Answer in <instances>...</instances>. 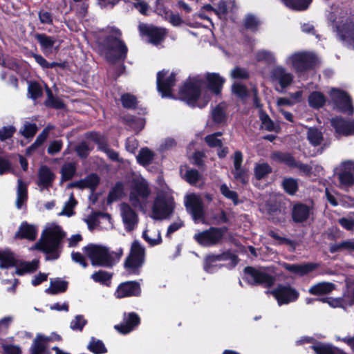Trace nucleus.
Segmentation results:
<instances>
[{
  "mask_svg": "<svg viewBox=\"0 0 354 354\" xmlns=\"http://www.w3.org/2000/svg\"><path fill=\"white\" fill-rule=\"evenodd\" d=\"M225 79L218 73H207L205 78L196 76L189 78L179 90V98L192 106L204 107L210 99V91L221 93Z\"/></svg>",
  "mask_w": 354,
  "mask_h": 354,
  "instance_id": "1",
  "label": "nucleus"
},
{
  "mask_svg": "<svg viewBox=\"0 0 354 354\" xmlns=\"http://www.w3.org/2000/svg\"><path fill=\"white\" fill-rule=\"evenodd\" d=\"M65 234L55 223H48L42 232L40 240L32 249L42 250L46 253V259L55 260L59 257L57 248Z\"/></svg>",
  "mask_w": 354,
  "mask_h": 354,
  "instance_id": "2",
  "label": "nucleus"
},
{
  "mask_svg": "<svg viewBox=\"0 0 354 354\" xmlns=\"http://www.w3.org/2000/svg\"><path fill=\"white\" fill-rule=\"evenodd\" d=\"M106 32L107 35L101 44L106 59L111 62L124 60L128 49L124 41L120 39V31L115 28L108 27Z\"/></svg>",
  "mask_w": 354,
  "mask_h": 354,
  "instance_id": "3",
  "label": "nucleus"
},
{
  "mask_svg": "<svg viewBox=\"0 0 354 354\" xmlns=\"http://www.w3.org/2000/svg\"><path fill=\"white\" fill-rule=\"evenodd\" d=\"M84 251L94 266L112 267L117 263L123 254V249L119 248L110 251L107 248L98 245H88Z\"/></svg>",
  "mask_w": 354,
  "mask_h": 354,
  "instance_id": "4",
  "label": "nucleus"
},
{
  "mask_svg": "<svg viewBox=\"0 0 354 354\" xmlns=\"http://www.w3.org/2000/svg\"><path fill=\"white\" fill-rule=\"evenodd\" d=\"M151 194V191L147 180L142 177H136L131 183L129 200L133 207L145 211Z\"/></svg>",
  "mask_w": 354,
  "mask_h": 354,
  "instance_id": "5",
  "label": "nucleus"
},
{
  "mask_svg": "<svg viewBox=\"0 0 354 354\" xmlns=\"http://www.w3.org/2000/svg\"><path fill=\"white\" fill-rule=\"evenodd\" d=\"M316 56L306 51H295L287 55L284 64L296 73H302L313 68L317 63Z\"/></svg>",
  "mask_w": 354,
  "mask_h": 354,
  "instance_id": "6",
  "label": "nucleus"
},
{
  "mask_svg": "<svg viewBox=\"0 0 354 354\" xmlns=\"http://www.w3.org/2000/svg\"><path fill=\"white\" fill-rule=\"evenodd\" d=\"M174 209V198L169 192H159L153 201L151 218L162 220L169 218Z\"/></svg>",
  "mask_w": 354,
  "mask_h": 354,
  "instance_id": "7",
  "label": "nucleus"
},
{
  "mask_svg": "<svg viewBox=\"0 0 354 354\" xmlns=\"http://www.w3.org/2000/svg\"><path fill=\"white\" fill-rule=\"evenodd\" d=\"M293 73L283 65H276L270 72V80L276 91L283 92L294 82Z\"/></svg>",
  "mask_w": 354,
  "mask_h": 354,
  "instance_id": "8",
  "label": "nucleus"
},
{
  "mask_svg": "<svg viewBox=\"0 0 354 354\" xmlns=\"http://www.w3.org/2000/svg\"><path fill=\"white\" fill-rule=\"evenodd\" d=\"M145 255L144 247L138 241H133L130 254L124 263V268L129 273L134 274L139 273L140 269L145 262Z\"/></svg>",
  "mask_w": 354,
  "mask_h": 354,
  "instance_id": "9",
  "label": "nucleus"
},
{
  "mask_svg": "<svg viewBox=\"0 0 354 354\" xmlns=\"http://www.w3.org/2000/svg\"><path fill=\"white\" fill-rule=\"evenodd\" d=\"M338 180V187L344 191H348L354 187V161L346 160L342 162L336 173Z\"/></svg>",
  "mask_w": 354,
  "mask_h": 354,
  "instance_id": "10",
  "label": "nucleus"
},
{
  "mask_svg": "<svg viewBox=\"0 0 354 354\" xmlns=\"http://www.w3.org/2000/svg\"><path fill=\"white\" fill-rule=\"evenodd\" d=\"M243 279L251 285L261 284L264 287H270L275 281L274 277L264 271L256 270L251 267H247L244 269Z\"/></svg>",
  "mask_w": 354,
  "mask_h": 354,
  "instance_id": "11",
  "label": "nucleus"
},
{
  "mask_svg": "<svg viewBox=\"0 0 354 354\" xmlns=\"http://www.w3.org/2000/svg\"><path fill=\"white\" fill-rule=\"evenodd\" d=\"M185 205L187 211L192 215L195 221L201 220L204 216V207L199 195L194 193L185 196Z\"/></svg>",
  "mask_w": 354,
  "mask_h": 354,
  "instance_id": "12",
  "label": "nucleus"
},
{
  "mask_svg": "<svg viewBox=\"0 0 354 354\" xmlns=\"http://www.w3.org/2000/svg\"><path fill=\"white\" fill-rule=\"evenodd\" d=\"M267 294H272L277 301L279 306L288 304L295 301L299 295L297 290L290 286H279L274 290L267 291Z\"/></svg>",
  "mask_w": 354,
  "mask_h": 354,
  "instance_id": "13",
  "label": "nucleus"
},
{
  "mask_svg": "<svg viewBox=\"0 0 354 354\" xmlns=\"http://www.w3.org/2000/svg\"><path fill=\"white\" fill-rule=\"evenodd\" d=\"M225 230L211 227L208 230L195 234L194 239L203 246H212L218 243L223 238Z\"/></svg>",
  "mask_w": 354,
  "mask_h": 354,
  "instance_id": "14",
  "label": "nucleus"
},
{
  "mask_svg": "<svg viewBox=\"0 0 354 354\" xmlns=\"http://www.w3.org/2000/svg\"><path fill=\"white\" fill-rule=\"evenodd\" d=\"M328 95L342 112L348 114L353 113L354 109L351 99L345 92L336 88H331L328 91Z\"/></svg>",
  "mask_w": 354,
  "mask_h": 354,
  "instance_id": "15",
  "label": "nucleus"
},
{
  "mask_svg": "<svg viewBox=\"0 0 354 354\" xmlns=\"http://www.w3.org/2000/svg\"><path fill=\"white\" fill-rule=\"evenodd\" d=\"M176 82V74L162 71L157 75V88L163 97H171V88Z\"/></svg>",
  "mask_w": 354,
  "mask_h": 354,
  "instance_id": "16",
  "label": "nucleus"
},
{
  "mask_svg": "<svg viewBox=\"0 0 354 354\" xmlns=\"http://www.w3.org/2000/svg\"><path fill=\"white\" fill-rule=\"evenodd\" d=\"M120 214L127 231L136 228L138 223V216L133 207L127 203H122L119 205Z\"/></svg>",
  "mask_w": 354,
  "mask_h": 354,
  "instance_id": "17",
  "label": "nucleus"
},
{
  "mask_svg": "<svg viewBox=\"0 0 354 354\" xmlns=\"http://www.w3.org/2000/svg\"><path fill=\"white\" fill-rule=\"evenodd\" d=\"M138 28L140 34L143 36H146L149 42L154 45L160 44L166 35L165 28H158L145 24H140Z\"/></svg>",
  "mask_w": 354,
  "mask_h": 354,
  "instance_id": "18",
  "label": "nucleus"
},
{
  "mask_svg": "<svg viewBox=\"0 0 354 354\" xmlns=\"http://www.w3.org/2000/svg\"><path fill=\"white\" fill-rule=\"evenodd\" d=\"M337 32L343 43L354 49V21L346 20L337 26Z\"/></svg>",
  "mask_w": 354,
  "mask_h": 354,
  "instance_id": "19",
  "label": "nucleus"
},
{
  "mask_svg": "<svg viewBox=\"0 0 354 354\" xmlns=\"http://www.w3.org/2000/svg\"><path fill=\"white\" fill-rule=\"evenodd\" d=\"M141 293V288L140 284L133 281H126L120 283L114 295L118 299H121L128 297L139 296Z\"/></svg>",
  "mask_w": 354,
  "mask_h": 354,
  "instance_id": "20",
  "label": "nucleus"
},
{
  "mask_svg": "<svg viewBox=\"0 0 354 354\" xmlns=\"http://www.w3.org/2000/svg\"><path fill=\"white\" fill-rule=\"evenodd\" d=\"M228 259L231 260L233 266H235L238 262L237 257L229 253H223L221 254L216 255H209L205 259L204 263V269L207 272H214L216 270L215 267L217 266V265L216 264V262L226 261Z\"/></svg>",
  "mask_w": 354,
  "mask_h": 354,
  "instance_id": "21",
  "label": "nucleus"
},
{
  "mask_svg": "<svg viewBox=\"0 0 354 354\" xmlns=\"http://www.w3.org/2000/svg\"><path fill=\"white\" fill-rule=\"evenodd\" d=\"M272 158L274 160L283 162L288 166L297 167L305 174H310L311 170L310 167L308 165L297 162L289 153L275 152L272 153Z\"/></svg>",
  "mask_w": 354,
  "mask_h": 354,
  "instance_id": "22",
  "label": "nucleus"
},
{
  "mask_svg": "<svg viewBox=\"0 0 354 354\" xmlns=\"http://www.w3.org/2000/svg\"><path fill=\"white\" fill-rule=\"evenodd\" d=\"M140 324V317L135 313L124 315L123 323L115 325V328L122 334H127L134 330Z\"/></svg>",
  "mask_w": 354,
  "mask_h": 354,
  "instance_id": "23",
  "label": "nucleus"
},
{
  "mask_svg": "<svg viewBox=\"0 0 354 354\" xmlns=\"http://www.w3.org/2000/svg\"><path fill=\"white\" fill-rule=\"evenodd\" d=\"M331 124L335 131L340 136H348L354 135V122L346 121L342 118H335L331 120Z\"/></svg>",
  "mask_w": 354,
  "mask_h": 354,
  "instance_id": "24",
  "label": "nucleus"
},
{
  "mask_svg": "<svg viewBox=\"0 0 354 354\" xmlns=\"http://www.w3.org/2000/svg\"><path fill=\"white\" fill-rule=\"evenodd\" d=\"M60 339L57 335L47 337L38 334L31 346L32 354H45L47 343L50 341L60 340Z\"/></svg>",
  "mask_w": 354,
  "mask_h": 354,
  "instance_id": "25",
  "label": "nucleus"
},
{
  "mask_svg": "<svg viewBox=\"0 0 354 354\" xmlns=\"http://www.w3.org/2000/svg\"><path fill=\"white\" fill-rule=\"evenodd\" d=\"M319 265L315 263H307L303 264L283 263V267L291 273L299 276L307 274L318 268Z\"/></svg>",
  "mask_w": 354,
  "mask_h": 354,
  "instance_id": "26",
  "label": "nucleus"
},
{
  "mask_svg": "<svg viewBox=\"0 0 354 354\" xmlns=\"http://www.w3.org/2000/svg\"><path fill=\"white\" fill-rule=\"evenodd\" d=\"M55 176L51 170L46 166L40 167L38 173V186L40 187V191L44 189H48L52 185Z\"/></svg>",
  "mask_w": 354,
  "mask_h": 354,
  "instance_id": "27",
  "label": "nucleus"
},
{
  "mask_svg": "<svg viewBox=\"0 0 354 354\" xmlns=\"http://www.w3.org/2000/svg\"><path fill=\"white\" fill-rule=\"evenodd\" d=\"M38 233L37 227L34 225L24 222L21 224L15 236L20 239H26L29 241L35 240Z\"/></svg>",
  "mask_w": 354,
  "mask_h": 354,
  "instance_id": "28",
  "label": "nucleus"
},
{
  "mask_svg": "<svg viewBox=\"0 0 354 354\" xmlns=\"http://www.w3.org/2000/svg\"><path fill=\"white\" fill-rule=\"evenodd\" d=\"M243 155L241 152L236 151L234 156V169L232 172L236 180H239L242 183H245L247 181L246 172L245 169L241 167Z\"/></svg>",
  "mask_w": 354,
  "mask_h": 354,
  "instance_id": "29",
  "label": "nucleus"
},
{
  "mask_svg": "<svg viewBox=\"0 0 354 354\" xmlns=\"http://www.w3.org/2000/svg\"><path fill=\"white\" fill-rule=\"evenodd\" d=\"M35 38L39 43L42 52L46 55L53 53V49L56 42L55 37L48 36L45 34H37Z\"/></svg>",
  "mask_w": 354,
  "mask_h": 354,
  "instance_id": "30",
  "label": "nucleus"
},
{
  "mask_svg": "<svg viewBox=\"0 0 354 354\" xmlns=\"http://www.w3.org/2000/svg\"><path fill=\"white\" fill-rule=\"evenodd\" d=\"M101 219H106L109 225H111V217L109 214L101 212H93L84 219L90 230L94 229L96 226L100 225Z\"/></svg>",
  "mask_w": 354,
  "mask_h": 354,
  "instance_id": "31",
  "label": "nucleus"
},
{
  "mask_svg": "<svg viewBox=\"0 0 354 354\" xmlns=\"http://www.w3.org/2000/svg\"><path fill=\"white\" fill-rule=\"evenodd\" d=\"M310 214V208L302 204L295 205L292 210V218L295 222L305 221Z\"/></svg>",
  "mask_w": 354,
  "mask_h": 354,
  "instance_id": "32",
  "label": "nucleus"
},
{
  "mask_svg": "<svg viewBox=\"0 0 354 354\" xmlns=\"http://www.w3.org/2000/svg\"><path fill=\"white\" fill-rule=\"evenodd\" d=\"M334 288L335 285L333 283L323 281L312 286L308 291L313 295H322L331 292Z\"/></svg>",
  "mask_w": 354,
  "mask_h": 354,
  "instance_id": "33",
  "label": "nucleus"
},
{
  "mask_svg": "<svg viewBox=\"0 0 354 354\" xmlns=\"http://www.w3.org/2000/svg\"><path fill=\"white\" fill-rule=\"evenodd\" d=\"M99 183V178L95 174H91L83 180L75 182L71 185V187H76L80 189L89 188L91 190L95 189Z\"/></svg>",
  "mask_w": 354,
  "mask_h": 354,
  "instance_id": "34",
  "label": "nucleus"
},
{
  "mask_svg": "<svg viewBox=\"0 0 354 354\" xmlns=\"http://www.w3.org/2000/svg\"><path fill=\"white\" fill-rule=\"evenodd\" d=\"M68 288V282L60 279H51L49 288L45 292L50 295H57L64 292Z\"/></svg>",
  "mask_w": 354,
  "mask_h": 354,
  "instance_id": "35",
  "label": "nucleus"
},
{
  "mask_svg": "<svg viewBox=\"0 0 354 354\" xmlns=\"http://www.w3.org/2000/svg\"><path fill=\"white\" fill-rule=\"evenodd\" d=\"M17 195L16 206L18 209H21L28 198L27 185L21 179H18Z\"/></svg>",
  "mask_w": 354,
  "mask_h": 354,
  "instance_id": "36",
  "label": "nucleus"
},
{
  "mask_svg": "<svg viewBox=\"0 0 354 354\" xmlns=\"http://www.w3.org/2000/svg\"><path fill=\"white\" fill-rule=\"evenodd\" d=\"M308 100L310 106L319 109L325 104L326 98L323 93L315 91L310 93Z\"/></svg>",
  "mask_w": 354,
  "mask_h": 354,
  "instance_id": "37",
  "label": "nucleus"
},
{
  "mask_svg": "<svg viewBox=\"0 0 354 354\" xmlns=\"http://www.w3.org/2000/svg\"><path fill=\"white\" fill-rule=\"evenodd\" d=\"M17 265L14 254L8 250H0V268H8Z\"/></svg>",
  "mask_w": 354,
  "mask_h": 354,
  "instance_id": "38",
  "label": "nucleus"
},
{
  "mask_svg": "<svg viewBox=\"0 0 354 354\" xmlns=\"http://www.w3.org/2000/svg\"><path fill=\"white\" fill-rule=\"evenodd\" d=\"M330 251L331 253L337 252L347 251L349 252L354 251V239L343 241L339 243L332 244L330 246Z\"/></svg>",
  "mask_w": 354,
  "mask_h": 354,
  "instance_id": "39",
  "label": "nucleus"
},
{
  "mask_svg": "<svg viewBox=\"0 0 354 354\" xmlns=\"http://www.w3.org/2000/svg\"><path fill=\"white\" fill-rule=\"evenodd\" d=\"M154 153L147 148H142L140 149L136 158L138 162L146 167L149 165L154 159Z\"/></svg>",
  "mask_w": 354,
  "mask_h": 354,
  "instance_id": "40",
  "label": "nucleus"
},
{
  "mask_svg": "<svg viewBox=\"0 0 354 354\" xmlns=\"http://www.w3.org/2000/svg\"><path fill=\"white\" fill-rule=\"evenodd\" d=\"M268 218L274 223L284 222L286 218V212L283 208L270 207L268 212Z\"/></svg>",
  "mask_w": 354,
  "mask_h": 354,
  "instance_id": "41",
  "label": "nucleus"
},
{
  "mask_svg": "<svg viewBox=\"0 0 354 354\" xmlns=\"http://www.w3.org/2000/svg\"><path fill=\"white\" fill-rule=\"evenodd\" d=\"M255 59L257 62H264L268 64L277 62V57L274 53L267 50H258L255 54Z\"/></svg>",
  "mask_w": 354,
  "mask_h": 354,
  "instance_id": "42",
  "label": "nucleus"
},
{
  "mask_svg": "<svg viewBox=\"0 0 354 354\" xmlns=\"http://www.w3.org/2000/svg\"><path fill=\"white\" fill-rule=\"evenodd\" d=\"M87 348L94 354H103L107 352V349L104 343L95 337H91Z\"/></svg>",
  "mask_w": 354,
  "mask_h": 354,
  "instance_id": "43",
  "label": "nucleus"
},
{
  "mask_svg": "<svg viewBox=\"0 0 354 354\" xmlns=\"http://www.w3.org/2000/svg\"><path fill=\"white\" fill-rule=\"evenodd\" d=\"M39 261L34 259L30 262H23L17 268L16 273L19 275H23L25 273L36 270L38 268Z\"/></svg>",
  "mask_w": 354,
  "mask_h": 354,
  "instance_id": "44",
  "label": "nucleus"
},
{
  "mask_svg": "<svg viewBox=\"0 0 354 354\" xmlns=\"http://www.w3.org/2000/svg\"><path fill=\"white\" fill-rule=\"evenodd\" d=\"M307 138L309 142L313 146L320 145L323 141L322 133L315 128H308Z\"/></svg>",
  "mask_w": 354,
  "mask_h": 354,
  "instance_id": "45",
  "label": "nucleus"
},
{
  "mask_svg": "<svg viewBox=\"0 0 354 354\" xmlns=\"http://www.w3.org/2000/svg\"><path fill=\"white\" fill-rule=\"evenodd\" d=\"M286 6L293 10H306L312 0H282Z\"/></svg>",
  "mask_w": 354,
  "mask_h": 354,
  "instance_id": "46",
  "label": "nucleus"
},
{
  "mask_svg": "<svg viewBox=\"0 0 354 354\" xmlns=\"http://www.w3.org/2000/svg\"><path fill=\"white\" fill-rule=\"evenodd\" d=\"M111 277V273H109L104 270L95 272L91 275V279L94 281L108 286L110 284Z\"/></svg>",
  "mask_w": 354,
  "mask_h": 354,
  "instance_id": "47",
  "label": "nucleus"
},
{
  "mask_svg": "<svg viewBox=\"0 0 354 354\" xmlns=\"http://www.w3.org/2000/svg\"><path fill=\"white\" fill-rule=\"evenodd\" d=\"M213 120L218 124L222 123L225 120V105L220 104L217 105L212 112Z\"/></svg>",
  "mask_w": 354,
  "mask_h": 354,
  "instance_id": "48",
  "label": "nucleus"
},
{
  "mask_svg": "<svg viewBox=\"0 0 354 354\" xmlns=\"http://www.w3.org/2000/svg\"><path fill=\"white\" fill-rule=\"evenodd\" d=\"M97 142H98V147H99L100 150L104 152L111 160H115L117 162L122 161L119 158L118 153L116 152L115 151L110 149L109 147V146L107 145V144L104 141L103 139L102 141L100 140H99Z\"/></svg>",
  "mask_w": 354,
  "mask_h": 354,
  "instance_id": "49",
  "label": "nucleus"
},
{
  "mask_svg": "<svg viewBox=\"0 0 354 354\" xmlns=\"http://www.w3.org/2000/svg\"><path fill=\"white\" fill-rule=\"evenodd\" d=\"M50 129L49 127H47L43 130V131L37 138L35 142L26 149V153L30 154L32 151L36 149L39 146L41 145L46 140L48 134V131Z\"/></svg>",
  "mask_w": 354,
  "mask_h": 354,
  "instance_id": "50",
  "label": "nucleus"
},
{
  "mask_svg": "<svg viewBox=\"0 0 354 354\" xmlns=\"http://www.w3.org/2000/svg\"><path fill=\"white\" fill-rule=\"evenodd\" d=\"M234 6V0L221 1L218 5L217 8L215 10V12L220 17H224L230 9H232Z\"/></svg>",
  "mask_w": 354,
  "mask_h": 354,
  "instance_id": "51",
  "label": "nucleus"
},
{
  "mask_svg": "<svg viewBox=\"0 0 354 354\" xmlns=\"http://www.w3.org/2000/svg\"><path fill=\"white\" fill-rule=\"evenodd\" d=\"M0 345L3 349L4 354H21V348L19 346L10 344L6 339H0Z\"/></svg>",
  "mask_w": 354,
  "mask_h": 354,
  "instance_id": "52",
  "label": "nucleus"
},
{
  "mask_svg": "<svg viewBox=\"0 0 354 354\" xmlns=\"http://www.w3.org/2000/svg\"><path fill=\"white\" fill-rule=\"evenodd\" d=\"M124 195V188L122 183H118L111 191L109 195V202H112Z\"/></svg>",
  "mask_w": 354,
  "mask_h": 354,
  "instance_id": "53",
  "label": "nucleus"
},
{
  "mask_svg": "<svg viewBox=\"0 0 354 354\" xmlns=\"http://www.w3.org/2000/svg\"><path fill=\"white\" fill-rule=\"evenodd\" d=\"M76 205V201L73 195H71L69 200L64 204L62 211L59 214L60 216H71L73 215V208Z\"/></svg>",
  "mask_w": 354,
  "mask_h": 354,
  "instance_id": "54",
  "label": "nucleus"
},
{
  "mask_svg": "<svg viewBox=\"0 0 354 354\" xmlns=\"http://www.w3.org/2000/svg\"><path fill=\"white\" fill-rule=\"evenodd\" d=\"M76 170L75 165L73 162H68L64 165L62 168V178L65 180H70L75 174Z\"/></svg>",
  "mask_w": 354,
  "mask_h": 354,
  "instance_id": "55",
  "label": "nucleus"
},
{
  "mask_svg": "<svg viewBox=\"0 0 354 354\" xmlns=\"http://www.w3.org/2000/svg\"><path fill=\"white\" fill-rule=\"evenodd\" d=\"M37 131V127L35 124L25 122L21 129V133L26 138H32Z\"/></svg>",
  "mask_w": 354,
  "mask_h": 354,
  "instance_id": "56",
  "label": "nucleus"
},
{
  "mask_svg": "<svg viewBox=\"0 0 354 354\" xmlns=\"http://www.w3.org/2000/svg\"><path fill=\"white\" fill-rule=\"evenodd\" d=\"M283 187L287 193L292 195L298 189V183L295 179L291 178H286L283 181Z\"/></svg>",
  "mask_w": 354,
  "mask_h": 354,
  "instance_id": "57",
  "label": "nucleus"
},
{
  "mask_svg": "<svg viewBox=\"0 0 354 354\" xmlns=\"http://www.w3.org/2000/svg\"><path fill=\"white\" fill-rule=\"evenodd\" d=\"M271 172V167L266 163L259 164L255 167V176L261 179Z\"/></svg>",
  "mask_w": 354,
  "mask_h": 354,
  "instance_id": "58",
  "label": "nucleus"
},
{
  "mask_svg": "<svg viewBox=\"0 0 354 354\" xmlns=\"http://www.w3.org/2000/svg\"><path fill=\"white\" fill-rule=\"evenodd\" d=\"M149 232H150V231H149V230L144 231V232L142 234V236L146 240V241L148 242V243L150 245L153 246V245H158L161 243L162 239H161L160 232L159 230L156 231V232L155 233L153 236H149Z\"/></svg>",
  "mask_w": 354,
  "mask_h": 354,
  "instance_id": "59",
  "label": "nucleus"
},
{
  "mask_svg": "<svg viewBox=\"0 0 354 354\" xmlns=\"http://www.w3.org/2000/svg\"><path fill=\"white\" fill-rule=\"evenodd\" d=\"M185 180L191 185H196L201 179V175L196 169H188L185 174Z\"/></svg>",
  "mask_w": 354,
  "mask_h": 354,
  "instance_id": "60",
  "label": "nucleus"
},
{
  "mask_svg": "<svg viewBox=\"0 0 354 354\" xmlns=\"http://www.w3.org/2000/svg\"><path fill=\"white\" fill-rule=\"evenodd\" d=\"M259 118L262 123V127L268 131L274 130V124L270 117L262 110L259 111Z\"/></svg>",
  "mask_w": 354,
  "mask_h": 354,
  "instance_id": "61",
  "label": "nucleus"
},
{
  "mask_svg": "<svg viewBox=\"0 0 354 354\" xmlns=\"http://www.w3.org/2000/svg\"><path fill=\"white\" fill-rule=\"evenodd\" d=\"M86 324V321L82 315H77L71 322L70 327L73 330H82Z\"/></svg>",
  "mask_w": 354,
  "mask_h": 354,
  "instance_id": "62",
  "label": "nucleus"
},
{
  "mask_svg": "<svg viewBox=\"0 0 354 354\" xmlns=\"http://www.w3.org/2000/svg\"><path fill=\"white\" fill-rule=\"evenodd\" d=\"M121 101L123 106L127 109L135 108L137 102L136 97L130 94H124L122 95Z\"/></svg>",
  "mask_w": 354,
  "mask_h": 354,
  "instance_id": "63",
  "label": "nucleus"
},
{
  "mask_svg": "<svg viewBox=\"0 0 354 354\" xmlns=\"http://www.w3.org/2000/svg\"><path fill=\"white\" fill-rule=\"evenodd\" d=\"M339 224L348 231H354V218L350 216L342 217L338 220Z\"/></svg>",
  "mask_w": 354,
  "mask_h": 354,
  "instance_id": "64",
  "label": "nucleus"
}]
</instances>
